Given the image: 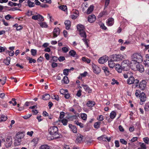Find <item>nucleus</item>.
Returning a JSON list of instances; mask_svg holds the SVG:
<instances>
[{"label":"nucleus","instance_id":"obj_60","mask_svg":"<svg viewBox=\"0 0 149 149\" xmlns=\"http://www.w3.org/2000/svg\"><path fill=\"white\" fill-rule=\"evenodd\" d=\"M120 142L122 144L126 145L127 143V142L124 139H121L120 140Z\"/></svg>","mask_w":149,"mask_h":149},{"label":"nucleus","instance_id":"obj_54","mask_svg":"<svg viewBox=\"0 0 149 149\" xmlns=\"http://www.w3.org/2000/svg\"><path fill=\"white\" fill-rule=\"evenodd\" d=\"M38 19V20L39 22H42L44 20L43 17L42 15L39 14Z\"/></svg>","mask_w":149,"mask_h":149},{"label":"nucleus","instance_id":"obj_15","mask_svg":"<svg viewBox=\"0 0 149 149\" xmlns=\"http://www.w3.org/2000/svg\"><path fill=\"white\" fill-rule=\"evenodd\" d=\"M24 134L22 132H18L16 135V138L18 139H20L23 138L24 137Z\"/></svg>","mask_w":149,"mask_h":149},{"label":"nucleus","instance_id":"obj_9","mask_svg":"<svg viewBox=\"0 0 149 149\" xmlns=\"http://www.w3.org/2000/svg\"><path fill=\"white\" fill-rule=\"evenodd\" d=\"M146 81L144 80H142L139 84V87L141 89H144L146 86Z\"/></svg>","mask_w":149,"mask_h":149},{"label":"nucleus","instance_id":"obj_61","mask_svg":"<svg viewBox=\"0 0 149 149\" xmlns=\"http://www.w3.org/2000/svg\"><path fill=\"white\" fill-rule=\"evenodd\" d=\"M112 81L111 82V84L112 85H114L115 84H118V82H117V80H115L114 79H112Z\"/></svg>","mask_w":149,"mask_h":149},{"label":"nucleus","instance_id":"obj_63","mask_svg":"<svg viewBox=\"0 0 149 149\" xmlns=\"http://www.w3.org/2000/svg\"><path fill=\"white\" fill-rule=\"evenodd\" d=\"M32 116L31 114H28V115L25 116L23 117V118L24 119H27L29 118Z\"/></svg>","mask_w":149,"mask_h":149},{"label":"nucleus","instance_id":"obj_53","mask_svg":"<svg viewBox=\"0 0 149 149\" xmlns=\"http://www.w3.org/2000/svg\"><path fill=\"white\" fill-rule=\"evenodd\" d=\"M69 48L66 47H63L62 48V50L63 52L64 53H66L68 52L69 51Z\"/></svg>","mask_w":149,"mask_h":149},{"label":"nucleus","instance_id":"obj_41","mask_svg":"<svg viewBox=\"0 0 149 149\" xmlns=\"http://www.w3.org/2000/svg\"><path fill=\"white\" fill-rule=\"evenodd\" d=\"M81 117L83 120H86L87 119V116L85 113H82L81 115Z\"/></svg>","mask_w":149,"mask_h":149},{"label":"nucleus","instance_id":"obj_36","mask_svg":"<svg viewBox=\"0 0 149 149\" xmlns=\"http://www.w3.org/2000/svg\"><path fill=\"white\" fill-rule=\"evenodd\" d=\"M101 123L100 122H97L95 123L94 125V127L95 128L98 129L100 127Z\"/></svg>","mask_w":149,"mask_h":149},{"label":"nucleus","instance_id":"obj_64","mask_svg":"<svg viewBox=\"0 0 149 149\" xmlns=\"http://www.w3.org/2000/svg\"><path fill=\"white\" fill-rule=\"evenodd\" d=\"M100 26L101 28L104 30H106L107 29V28L104 26V24L103 23H101Z\"/></svg>","mask_w":149,"mask_h":149},{"label":"nucleus","instance_id":"obj_11","mask_svg":"<svg viewBox=\"0 0 149 149\" xmlns=\"http://www.w3.org/2000/svg\"><path fill=\"white\" fill-rule=\"evenodd\" d=\"M81 86L83 87L84 89L86 92L88 93H91L92 92V90L87 85L82 84Z\"/></svg>","mask_w":149,"mask_h":149},{"label":"nucleus","instance_id":"obj_56","mask_svg":"<svg viewBox=\"0 0 149 149\" xmlns=\"http://www.w3.org/2000/svg\"><path fill=\"white\" fill-rule=\"evenodd\" d=\"M39 16V14L33 16L32 17V19L35 20H38Z\"/></svg>","mask_w":149,"mask_h":149},{"label":"nucleus","instance_id":"obj_48","mask_svg":"<svg viewBox=\"0 0 149 149\" xmlns=\"http://www.w3.org/2000/svg\"><path fill=\"white\" fill-rule=\"evenodd\" d=\"M31 55L32 56H34L36 54L37 50L36 49H32L31 50Z\"/></svg>","mask_w":149,"mask_h":149},{"label":"nucleus","instance_id":"obj_16","mask_svg":"<svg viewBox=\"0 0 149 149\" xmlns=\"http://www.w3.org/2000/svg\"><path fill=\"white\" fill-rule=\"evenodd\" d=\"M83 138V136L81 134L78 135L76 141V143H81L82 141Z\"/></svg>","mask_w":149,"mask_h":149},{"label":"nucleus","instance_id":"obj_13","mask_svg":"<svg viewBox=\"0 0 149 149\" xmlns=\"http://www.w3.org/2000/svg\"><path fill=\"white\" fill-rule=\"evenodd\" d=\"M114 19L112 18L108 19L107 22V25L108 26H111L114 23Z\"/></svg>","mask_w":149,"mask_h":149},{"label":"nucleus","instance_id":"obj_19","mask_svg":"<svg viewBox=\"0 0 149 149\" xmlns=\"http://www.w3.org/2000/svg\"><path fill=\"white\" fill-rule=\"evenodd\" d=\"M64 23L65 25L66 29L67 30L69 29L71 26L70 21L69 20H66L65 21Z\"/></svg>","mask_w":149,"mask_h":149},{"label":"nucleus","instance_id":"obj_1","mask_svg":"<svg viewBox=\"0 0 149 149\" xmlns=\"http://www.w3.org/2000/svg\"><path fill=\"white\" fill-rule=\"evenodd\" d=\"M48 132L51 135L53 136L55 139L60 138L62 137V135L58 133V129L56 126L51 127L48 129Z\"/></svg>","mask_w":149,"mask_h":149},{"label":"nucleus","instance_id":"obj_55","mask_svg":"<svg viewBox=\"0 0 149 149\" xmlns=\"http://www.w3.org/2000/svg\"><path fill=\"white\" fill-rule=\"evenodd\" d=\"M130 63V61L128 60H125L123 61L121 63V65L127 64L128 65Z\"/></svg>","mask_w":149,"mask_h":149},{"label":"nucleus","instance_id":"obj_14","mask_svg":"<svg viewBox=\"0 0 149 149\" xmlns=\"http://www.w3.org/2000/svg\"><path fill=\"white\" fill-rule=\"evenodd\" d=\"M136 68H137V70L141 72H143L144 71L143 66L141 64H137L136 66Z\"/></svg>","mask_w":149,"mask_h":149},{"label":"nucleus","instance_id":"obj_59","mask_svg":"<svg viewBox=\"0 0 149 149\" xmlns=\"http://www.w3.org/2000/svg\"><path fill=\"white\" fill-rule=\"evenodd\" d=\"M144 141L146 144H148L149 139L148 137H145L143 138Z\"/></svg>","mask_w":149,"mask_h":149},{"label":"nucleus","instance_id":"obj_52","mask_svg":"<svg viewBox=\"0 0 149 149\" xmlns=\"http://www.w3.org/2000/svg\"><path fill=\"white\" fill-rule=\"evenodd\" d=\"M68 69H64L63 70V73L66 76H67L68 74Z\"/></svg>","mask_w":149,"mask_h":149},{"label":"nucleus","instance_id":"obj_17","mask_svg":"<svg viewBox=\"0 0 149 149\" xmlns=\"http://www.w3.org/2000/svg\"><path fill=\"white\" fill-rule=\"evenodd\" d=\"M115 61L112 60V58H111V60L108 61V65L110 68H113L114 66L115 67V63L114 61Z\"/></svg>","mask_w":149,"mask_h":149},{"label":"nucleus","instance_id":"obj_28","mask_svg":"<svg viewBox=\"0 0 149 149\" xmlns=\"http://www.w3.org/2000/svg\"><path fill=\"white\" fill-rule=\"evenodd\" d=\"M79 34L81 36L83 37L84 38H86V35L85 32L84 30H82L79 32Z\"/></svg>","mask_w":149,"mask_h":149},{"label":"nucleus","instance_id":"obj_38","mask_svg":"<svg viewBox=\"0 0 149 149\" xmlns=\"http://www.w3.org/2000/svg\"><path fill=\"white\" fill-rule=\"evenodd\" d=\"M7 119V117L4 115H2L0 118V122L5 121Z\"/></svg>","mask_w":149,"mask_h":149},{"label":"nucleus","instance_id":"obj_31","mask_svg":"<svg viewBox=\"0 0 149 149\" xmlns=\"http://www.w3.org/2000/svg\"><path fill=\"white\" fill-rule=\"evenodd\" d=\"M38 139L37 138H34L31 141V143L34 146H36L38 143Z\"/></svg>","mask_w":149,"mask_h":149},{"label":"nucleus","instance_id":"obj_24","mask_svg":"<svg viewBox=\"0 0 149 149\" xmlns=\"http://www.w3.org/2000/svg\"><path fill=\"white\" fill-rule=\"evenodd\" d=\"M10 57H7L6 59L4 60L3 62L5 64L8 65L10 63Z\"/></svg>","mask_w":149,"mask_h":149},{"label":"nucleus","instance_id":"obj_46","mask_svg":"<svg viewBox=\"0 0 149 149\" xmlns=\"http://www.w3.org/2000/svg\"><path fill=\"white\" fill-rule=\"evenodd\" d=\"M74 123L75 124L79 126L81 128H83L84 127L83 124L79 122L77 120L75 121Z\"/></svg>","mask_w":149,"mask_h":149},{"label":"nucleus","instance_id":"obj_47","mask_svg":"<svg viewBox=\"0 0 149 149\" xmlns=\"http://www.w3.org/2000/svg\"><path fill=\"white\" fill-rule=\"evenodd\" d=\"M60 92L61 94L64 95L65 93L68 92V90L67 89H62L60 90Z\"/></svg>","mask_w":149,"mask_h":149},{"label":"nucleus","instance_id":"obj_7","mask_svg":"<svg viewBox=\"0 0 149 149\" xmlns=\"http://www.w3.org/2000/svg\"><path fill=\"white\" fill-rule=\"evenodd\" d=\"M92 68L93 72L96 74H99L101 71L99 67L95 65H92Z\"/></svg>","mask_w":149,"mask_h":149},{"label":"nucleus","instance_id":"obj_2","mask_svg":"<svg viewBox=\"0 0 149 149\" xmlns=\"http://www.w3.org/2000/svg\"><path fill=\"white\" fill-rule=\"evenodd\" d=\"M126 55H123L121 54H115L112 55L111 58L112 60L116 61H120L122 60L125 59L126 57Z\"/></svg>","mask_w":149,"mask_h":149},{"label":"nucleus","instance_id":"obj_42","mask_svg":"<svg viewBox=\"0 0 149 149\" xmlns=\"http://www.w3.org/2000/svg\"><path fill=\"white\" fill-rule=\"evenodd\" d=\"M39 149H49V147L47 145H43L40 147Z\"/></svg>","mask_w":149,"mask_h":149},{"label":"nucleus","instance_id":"obj_20","mask_svg":"<svg viewBox=\"0 0 149 149\" xmlns=\"http://www.w3.org/2000/svg\"><path fill=\"white\" fill-rule=\"evenodd\" d=\"M61 82L63 84H68L69 82L68 77L66 76H65L62 80Z\"/></svg>","mask_w":149,"mask_h":149},{"label":"nucleus","instance_id":"obj_44","mask_svg":"<svg viewBox=\"0 0 149 149\" xmlns=\"http://www.w3.org/2000/svg\"><path fill=\"white\" fill-rule=\"evenodd\" d=\"M27 60H29V63H31L32 62L35 63L36 62V60L35 59H33L32 58H30L28 56L26 58Z\"/></svg>","mask_w":149,"mask_h":149},{"label":"nucleus","instance_id":"obj_34","mask_svg":"<svg viewBox=\"0 0 149 149\" xmlns=\"http://www.w3.org/2000/svg\"><path fill=\"white\" fill-rule=\"evenodd\" d=\"M82 60L83 61L86 62L88 63H89L91 62L90 60L85 56L82 57Z\"/></svg>","mask_w":149,"mask_h":149},{"label":"nucleus","instance_id":"obj_32","mask_svg":"<svg viewBox=\"0 0 149 149\" xmlns=\"http://www.w3.org/2000/svg\"><path fill=\"white\" fill-rule=\"evenodd\" d=\"M108 13V12L107 10H104L101 13H100L99 14V16L100 17H102L104 15H107Z\"/></svg>","mask_w":149,"mask_h":149},{"label":"nucleus","instance_id":"obj_6","mask_svg":"<svg viewBox=\"0 0 149 149\" xmlns=\"http://www.w3.org/2000/svg\"><path fill=\"white\" fill-rule=\"evenodd\" d=\"M108 59V57L105 55L100 57L98 59V61L100 63L102 64L107 62Z\"/></svg>","mask_w":149,"mask_h":149},{"label":"nucleus","instance_id":"obj_43","mask_svg":"<svg viewBox=\"0 0 149 149\" xmlns=\"http://www.w3.org/2000/svg\"><path fill=\"white\" fill-rule=\"evenodd\" d=\"M69 53L71 56L74 57L76 54V52L74 51L71 50L69 52Z\"/></svg>","mask_w":149,"mask_h":149},{"label":"nucleus","instance_id":"obj_50","mask_svg":"<svg viewBox=\"0 0 149 149\" xmlns=\"http://www.w3.org/2000/svg\"><path fill=\"white\" fill-rule=\"evenodd\" d=\"M143 63L146 67H149V60H146V61H144Z\"/></svg>","mask_w":149,"mask_h":149},{"label":"nucleus","instance_id":"obj_10","mask_svg":"<svg viewBox=\"0 0 149 149\" xmlns=\"http://www.w3.org/2000/svg\"><path fill=\"white\" fill-rule=\"evenodd\" d=\"M95 19V17L93 15H90L88 17V20L90 23H92L94 22Z\"/></svg>","mask_w":149,"mask_h":149},{"label":"nucleus","instance_id":"obj_18","mask_svg":"<svg viewBox=\"0 0 149 149\" xmlns=\"http://www.w3.org/2000/svg\"><path fill=\"white\" fill-rule=\"evenodd\" d=\"M69 128L71 129V130L74 133H76L77 130L76 127L71 124H69Z\"/></svg>","mask_w":149,"mask_h":149},{"label":"nucleus","instance_id":"obj_49","mask_svg":"<svg viewBox=\"0 0 149 149\" xmlns=\"http://www.w3.org/2000/svg\"><path fill=\"white\" fill-rule=\"evenodd\" d=\"M61 123H63V125H66L68 122V120L65 119H63L61 120Z\"/></svg>","mask_w":149,"mask_h":149},{"label":"nucleus","instance_id":"obj_40","mask_svg":"<svg viewBox=\"0 0 149 149\" xmlns=\"http://www.w3.org/2000/svg\"><path fill=\"white\" fill-rule=\"evenodd\" d=\"M116 116V113L114 111H112L110 113V117L111 119H113Z\"/></svg>","mask_w":149,"mask_h":149},{"label":"nucleus","instance_id":"obj_39","mask_svg":"<svg viewBox=\"0 0 149 149\" xmlns=\"http://www.w3.org/2000/svg\"><path fill=\"white\" fill-rule=\"evenodd\" d=\"M39 24L42 27L47 28V25L46 23L45 22H39Z\"/></svg>","mask_w":149,"mask_h":149},{"label":"nucleus","instance_id":"obj_8","mask_svg":"<svg viewBox=\"0 0 149 149\" xmlns=\"http://www.w3.org/2000/svg\"><path fill=\"white\" fill-rule=\"evenodd\" d=\"M60 30L58 27L56 28L54 30L53 32L54 37H57L60 33Z\"/></svg>","mask_w":149,"mask_h":149},{"label":"nucleus","instance_id":"obj_58","mask_svg":"<svg viewBox=\"0 0 149 149\" xmlns=\"http://www.w3.org/2000/svg\"><path fill=\"white\" fill-rule=\"evenodd\" d=\"M65 60V57L63 56H61L58 58V60L60 62H62Z\"/></svg>","mask_w":149,"mask_h":149},{"label":"nucleus","instance_id":"obj_12","mask_svg":"<svg viewBox=\"0 0 149 149\" xmlns=\"http://www.w3.org/2000/svg\"><path fill=\"white\" fill-rule=\"evenodd\" d=\"M139 81L137 79H134L133 83V84L132 86V88H135L136 87H139Z\"/></svg>","mask_w":149,"mask_h":149},{"label":"nucleus","instance_id":"obj_3","mask_svg":"<svg viewBox=\"0 0 149 149\" xmlns=\"http://www.w3.org/2000/svg\"><path fill=\"white\" fill-rule=\"evenodd\" d=\"M132 59H135L138 63H141L143 61V58L142 56L140 53H134L132 56Z\"/></svg>","mask_w":149,"mask_h":149},{"label":"nucleus","instance_id":"obj_35","mask_svg":"<svg viewBox=\"0 0 149 149\" xmlns=\"http://www.w3.org/2000/svg\"><path fill=\"white\" fill-rule=\"evenodd\" d=\"M76 14H72L71 15V17L72 19H75L77 17L78 14L79 13V11L78 10H76Z\"/></svg>","mask_w":149,"mask_h":149},{"label":"nucleus","instance_id":"obj_4","mask_svg":"<svg viewBox=\"0 0 149 149\" xmlns=\"http://www.w3.org/2000/svg\"><path fill=\"white\" fill-rule=\"evenodd\" d=\"M5 142V145L6 148L10 147L13 143V139L11 136H8L6 138Z\"/></svg>","mask_w":149,"mask_h":149},{"label":"nucleus","instance_id":"obj_21","mask_svg":"<svg viewBox=\"0 0 149 149\" xmlns=\"http://www.w3.org/2000/svg\"><path fill=\"white\" fill-rule=\"evenodd\" d=\"M121 67L124 71H127L130 69V66L128 65H121Z\"/></svg>","mask_w":149,"mask_h":149},{"label":"nucleus","instance_id":"obj_26","mask_svg":"<svg viewBox=\"0 0 149 149\" xmlns=\"http://www.w3.org/2000/svg\"><path fill=\"white\" fill-rule=\"evenodd\" d=\"M102 69L106 75H109V71L107 67L104 66L102 67Z\"/></svg>","mask_w":149,"mask_h":149},{"label":"nucleus","instance_id":"obj_30","mask_svg":"<svg viewBox=\"0 0 149 149\" xmlns=\"http://www.w3.org/2000/svg\"><path fill=\"white\" fill-rule=\"evenodd\" d=\"M50 98V95L48 94H46L42 96V99L44 100H47Z\"/></svg>","mask_w":149,"mask_h":149},{"label":"nucleus","instance_id":"obj_37","mask_svg":"<svg viewBox=\"0 0 149 149\" xmlns=\"http://www.w3.org/2000/svg\"><path fill=\"white\" fill-rule=\"evenodd\" d=\"M59 8L62 10L64 11H66L67 10V6L65 5H63L60 6L59 7Z\"/></svg>","mask_w":149,"mask_h":149},{"label":"nucleus","instance_id":"obj_23","mask_svg":"<svg viewBox=\"0 0 149 149\" xmlns=\"http://www.w3.org/2000/svg\"><path fill=\"white\" fill-rule=\"evenodd\" d=\"M95 104V103L94 102L89 101L87 102L86 105L89 107H93Z\"/></svg>","mask_w":149,"mask_h":149},{"label":"nucleus","instance_id":"obj_27","mask_svg":"<svg viewBox=\"0 0 149 149\" xmlns=\"http://www.w3.org/2000/svg\"><path fill=\"white\" fill-rule=\"evenodd\" d=\"M77 28L79 32L84 30V26L81 24H78L77 26Z\"/></svg>","mask_w":149,"mask_h":149},{"label":"nucleus","instance_id":"obj_25","mask_svg":"<svg viewBox=\"0 0 149 149\" xmlns=\"http://www.w3.org/2000/svg\"><path fill=\"white\" fill-rule=\"evenodd\" d=\"M115 68L116 70L119 73H120L122 72L123 70L122 68H121V66H120V65H116L115 66Z\"/></svg>","mask_w":149,"mask_h":149},{"label":"nucleus","instance_id":"obj_5","mask_svg":"<svg viewBox=\"0 0 149 149\" xmlns=\"http://www.w3.org/2000/svg\"><path fill=\"white\" fill-rule=\"evenodd\" d=\"M139 97L141 101L140 104L142 105L143 104V102H145L146 100V95L144 93L142 92L140 93Z\"/></svg>","mask_w":149,"mask_h":149},{"label":"nucleus","instance_id":"obj_45","mask_svg":"<svg viewBox=\"0 0 149 149\" xmlns=\"http://www.w3.org/2000/svg\"><path fill=\"white\" fill-rule=\"evenodd\" d=\"M21 141V140H19V139H16L15 140L14 144L15 146H18L20 144Z\"/></svg>","mask_w":149,"mask_h":149},{"label":"nucleus","instance_id":"obj_22","mask_svg":"<svg viewBox=\"0 0 149 149\" xmlns=\"http://www.w3.org/2000/svg\"><path fill=\"white\" fill-rule=\"evenodd\" d=\"M134 78L133 77H130L127 81V82L129 84H132L134 80Z\"/></svg>","mask_w":149,"mask_h":149},{"label":"nucleus","instance_id":"obj_51","mask_svg":"<svg viewBox=\"0 0 149 149\" xmlns=\"http://www.w3.org/2000/svg\"><path fill=\"white\" fill-rule=\"evenodd\" d=\"M149 108V103H146L144 107V109L146 111H148Z\"/></svg>","mask_w":149,"mask_h":149},{"label":"nucleus","instance_id":"obj_62","mask_svg":"<svg viewBox=\"0 0 149 149\" xmlns=\"http://www.w3.org/2000/svg\"><path fill=\"white\" fill-rule=\"evenodd\" d=\"M64 114L65 113L63 112H61L60 113L59 118L61 119L63 118L65 116Z\"/></svg>","mask_w":149,"mask_h":149},{"label":"nucleus","instance_id":"obj_33","mask_svg":"<svg viewBox=\"0 0 149 149\" xmlns=\"http://www.w3.org/2000/svg\"><path fill=\"white\" fill-rule=\"evenodd\" d=\"M28 6L30 8L34 6L35 4L34 2H32L30 0H28L27 1Z\"/></svg>","mask_w":149,"mask_h":149},{"label":"nucleus","instance_id":"obj_29","mask_svg":"<svg viewBox=\"0 0 149 149\" xmlns=\"http://www.w3.org/2000/svg\"><path fill=\"white\" fill-rule=\"evenodd\" d=\"M94 8V6L93 5H91L87 9V13L88 14L91 13L93 11Z\"/></svg>","mask_w":149,"mask_h":149},{"label":"nucleus","instance_id":"obj_57","mask_svg":"<svg viewBox=\"0 0 149 149\" xmlns=\"http://www.w3.org/2000/svg\"><path fill=\"white\" fill-rule=\"evenodd\" d=\"M5 17L7 20H9L11 18H13V17H12L11 15L9 14L5 16Z\"/></svg>","mask_w":149,"mask_h":149}]
</instances>
